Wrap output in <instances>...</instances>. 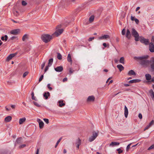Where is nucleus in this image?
Segmentation results:
<instances>
[{"label":"nucleus","instance_id":"f257e3e1","mask_svg":"<svg viewBox=\"0 0 154 154\" xmlns=\"http://www.w3.org/2000/svg\"><path fill=\"white\" fill-rule=\"evenodd\" d=\"M41 38L42 41L46 43L50 41L52 38V36L48 34L42 35Z\"/></svg>","mask_w":154,"mask_h":154},{"label":"nucleus","instance_id":"f03ea898","mask_svg":"<svg viewBox=\"0 0 154 154\" xmlns=\"http://www.w3.org/2000/svg\"><path fill=\"white\" fill-rule=\"evenodd\" d=\"M153 58H152V59H153ZM152 60V59L150 61L149 60H144V59H143L140 61L139 62V63L143 67H146L149 65L150 63V65L151 64V61Z\"/></svg>","mask_w":154,"mask_h":154},{"label":"nucleus","instance_id":"7ed1b4c3","mask_svg":"<svg viewBox=\"0 0 154 154\" xmlns=\"http://www.w3.org/2000/svg\"><path fill=\"white\" fill-rule=\"evenodd\" d=\"M99 131H97V132L93 131L92 132V135L88 138V141L89 142H92L98 136Z\"/></svg>","mask_w":154,"mask_h":154},{"label":"nucleus","instance_id":"20e7f679","mask_svg":"<svg viewBox=\"0 0 154 154\" xmlns=\"http://www.w3.org/2000/svg\"><path fill=\"white\" fill-rule=\"evenodd\" d=\"M131 34L135 38V40L136 41H139V35L137 31L134 28L132 29Z\"/></svg>","mask_w":154,"mask_h":154},{"label":"nucleus","instance_id":"39448f33","mask_svg":"<svg viewBox=\"0 0 154 154\" xmlns=\"http://www.w3.org/2000/svg\"><path fill=\"white\" fill-rule=\"evenodd\" d=\"M140 41L141 43H143L146 45H147L149 44V39H146L144 37L140 38Z\"/></svg>","mask_w":154,"mask_h":154},{"label":"nucleus","instance_id":"423d86ee","mask_svg":"<svg viewBox=\"0 0 154 154\" xmlns=\"http://www.w3.org/2000/svg\"><path fill=\"white\" fill-rule=\"evenodd\" d=\"M148 55H146L142 57H134V59L135 60H140V61L142 60L147 59L148 57Z\"/></svg>","mask_w":154,"mask_h":154},{"label":"nucleus","instance_id":"0eeeda50","mask_svg":"<svg viewBox=\"0 0 154 154\" xmlns=\"http://www.w3.org/2000/svg\"><path fill=\"white\" fill-rule=\"evenodd\" d=\"M22 138L21 137L18 138L16 140L15 143V146H16L22 143Z\"/></svg>","mask_w":154,"mask_h":154},{"label":"nucleus","instance_id":"6e6552de","mask_svg":"<svg viewBox=\"0 0 154 154\" xmlns=\"http://www.w3.org/2000/svg\"><path fill=\"white\" fill-rule=\"evenodd\" d=\"M63 31V29H58L56 31L54 34L56 36H58L59 35L62 33Z\"/></svg>","mask_w":154,"mask_h":154},{"label":"nucleus","instance_id":"1a4fd4ad","mask_svg":"<svg viewBox=\"0 0 154 154\" xmlns=\"http://www.w3.org/2000/svg\"><path fill=\"white\" fill-rule=\"evenodd\" d=\"M149 49L151 52H154V45L151 42L149 44Z\"/></svg>","mask_w":154,"mask_h":154},{"label":"nucleus","instance_id":"9d476101","mask_svg":"<svg viewBox=\"0 0 154 154\" xmlns=\"http://www.w3.org/2000/svg\"><path fill=\"white\" fill-rule=\"evenodd\" d=\"M37 121L39 123V127L40 128H42L43 127L44 125V123L43 121L39 119H37Z\"/></svg>","mask_w":154,"mask_h":154},{"label":"nucleus","instance_id":"9b49d317","mask_svg":"<svg viewBox=\"0 0 154 154\" xmlns=\"http://www.w3.org/2000/svg\"><path fill=\"white\" fill-rule=\"evenodd\" d=\"M17 54V53L12 54H10L7 57L6 60L8 61L12 59V58L14 57Z\"/></svg>","mask_w":154,"mask_h":154},{"label":"nucleus","instance_id":"f8f14e48","mask_svg":"<svg viewBox=\"0 0 154 154\" xmlns=\"http://www.w3.org/2000/svg\"><path fill=\"white\" fill-rule=\"evenodd\" d=\"M20 30L18 29L12 30L10 31V33L13 35H17L20 32Z\"/></svg>","mask_w":154,"mask_h":154},{"label":"nucleus","instance_id":"ddd939ff","mask_svg":"<svg viewBox=\"0 0 154 154\" xmlns=\"http://www.w3.org/2000/svg\"><path fill=\"white\" fill-rule=\"evenodd\" d=\"M109 38V36L107 35H102L101 36L99 37L98 38V39L99 40H105L107 38Z\"/></svg>","mask_w":154,"mask_h":154},{"label":"nucleus","instance_id":"4468645a","mask_svg":"<svg viewBox=\"0 0 154 154\" xmlns=\"http://www.w3.org/2000/svg\"><path fill=\"white\" fill-rule=\"evenodd\" d=\"M95 97L93 96H89L87 100V102H93L94 100Z\"/></svg>","mask_w":154,"mask_h":154},{"label":"nucleus","instance_id":"2eb2a0df","mask_svg":"<svg viewBox=\"0 0 154 154\" xmlns=\"http://www.w3.org/2000/svg\"><path fill=\"white\" fill-rule=\"evenodd\" d=\"M55 70L57 72H61L63 70V66H57V67L54 68Z\"/></svg>","mask_w":154,"mask_h":154},{"label":"nucleus","instance_id":"dca6fc26","mask_svg":"<svg viewBox=\"0 0 154 154\" xmlns=\"http://www.w3.org/2000/svg\"><path fill=\"white\" fill-rule=\"evenodd\" d=\"M128 110L126 106L125 105V108H124V115L125 117L126 118H127L128 117Z\"/></svg>","mask_w":154,"mask_h":154},{"label":"nucleus","instance_id":"f3484780","mask_svg":"<svg viewBox=\"0 0 154 154\" xmlns=\"http://www.w3.org/2000/svg\"><path fill=\"white\" fill-rule=\"evenodd\" d=\"M126 37L128 39H130L131 38V34L130 30L128 29H127L126 31Z\"/></svg>","mask_w":154,"mask_h":154},{"label":"nucleus","instance_id":"a211bd4d","mask_svg":"<svg viewBox=\"0 0 154 154\" xmlns=\"http://www.w3.org/2000/svg\"><path fill=\"white\" fill-rule=\"evenodd\" d=\"M141 81V80L138 79H133L132 80H130L129 81V83H135L139 82Z\"/></svg>","mask_w":154,"mask_h":154},{"label":"nucleus","instance_id":"6ab92c4d","mask_svg":"<svg viewBox=\"0 0 154 154\" xmlns=\"http://www.w3.org/2000/svg\"><path fill=\"white\" fill-rule=\"evenodd\" d=\"M119 142H112L110 144H109V146H116L119 145Z\"/></svg>","mask_w":154,"mask_h":154},{"label":"nucleus","instance_id":"aec40b11","mask_svg":"<svg viewBox=\"0 0 154 154\" xmlns=\"http://www.w3.org/2000/svg\"><path fill=\"white\" fill-rule=\"evenodd\" d=\"M50 94L49 92H45L43 94V96L45 98V99L47 100L48 98V97L49 96Z\"/></svg>","mask_w":154,"mask_h":154},{"label":"nucleus","instance_id":"412c9836","mask_svg":"<svg viewBox=\"0 0 154 154\" xmlns=\"http://www.w3.org/2000/svg\"><path fill=\"white\" fill-rule=\"evenodd\" d=\"M146 79L147 81H149L151 79V76L150 74L147 73L145 75Z\"/></svg>","mask_w":154,"mask_h":154},{"label":"nucleus","instance_id":"4be33fe9","mask_svg":"<svg viewBox=\"0 0 154 154\" xmlns=\"http://www.w3.org/2000/svg\"><path fill=\"white\" fill-rule=\"evenodd\" d=\"M117 67L119 69L120 72H121L124 69V67L121 64L118 65Z\"/></svg>","mask_w":154,"mask_h":154},{"label":"nucleus","instance_id":"5701e85b","mask_svg":"<svg viewBox=\"0 0 154 154\" xmlns=\"http://www.w3.org/2000/svg\"><path fill=\"white\" fill-rule=\"evenodd\" d=\"M128 75L130 76L135 75L136 73L133 70H131L128 72Z\"/></svg>","mask_w":154,"mask_h":154},{"label":"nucleus","instance_id":"b1692460","mask_svg":"<svg viewBox=\"0 0 154 154\" xmlns=\"http://www.w3.org/2000/svg\"><path fill=\"white\" fill-rule=\"evenodd\" d=\"M67 60L68 62H69L71 64L72 63V59L71 56L70 54H68L67 56Z\"/></svg>","mask_w":154,"mask_h":154},{"label":"nucleus","instance_id":"393cba45","mask_svg":"<svg viewBox=\"0 0 154 154\" xmlns=\"http://www.w3.org/2000/svg\"><path fill=\"white\" fill-rule=\"evenodd\" d=\"M11 119L12 117L11 116H8L5 118V121L6 122H8L11 120Z\"/></svg>","mask_w":154,"mask_h":154},{"label":"nucleus","instance_id":"a878e982","mask_svg":"<svg viewBox=\"0 0 154 154\" xmlns=\"http://www.w3.org/2000/svg\"><path fill=\"white\" fill-rule=\"evenodd\" d=\"M26 120V119L25 117L20 119L19 120V123L20 125H21L22 124L23 122L25 121Z\"/></svg>","mask_w":154,"mask_h":154},{"label":"nucleus","instance_id":"bb28decb","mask_svg":"<svg viewBox=\"0 0 154 154\" xmlns=\"http://www.w3.org/2000/svg\"><path fill=\"white\" fill-rule=\"evenodd\" d=\"M151 68L152 71H154V58L152 59L151 61Z\"/></svg>","mask_w":154,"mask_h":154},{"label":"nucleus","instance_id":"cd10ccee","mask_svg":"<svg viewBox=\"0 0 154 154\" xmlns=\"http://www.w3.org/2000/svg\"><path fill=\"white\" fill-rule=\"evenodd\" d=\"M53 62V59L52 58L49 59L48 60V66H51Z\"/></svg>","mask_w":154,"mask_h":154},{"label":"nucleus","instance_id":"c85d7f7f","mask_svg":"<svg viewBox=\"0 0 154 154\" xmlns=\"http://www.w3.org/2000/svg\"><path fill=\"white\" fill-rule=\"evenodd\" d=\"M8 38V36L6 35H5L4 36H2L1 39L2 41L5 40V41H6L7 40Z\"/></svg>","mask_w":154,"mask_h":154},{"label":"nucleus","instance_id":"c756f323","mask_svg":"<svg viewBox=\"0 0 154 154\" xmlns=\"http://www.w3.org/2000/svg\"><path fill=\"white\" fill-rule=\"evenodd\" d=\"M59 103V106L60 107H61L64 105H65V104L63 103V101L62 100H60L58 102Z\"/></svg>","mask_w":154,"mask_h":154},{"label":"nucleus","instance_id":"7c9ffc66","mask_svg":"<svg viewBox=\"0 0 154 154\" xmlns=\"http://www.w3.org/2000/svg\"><path fill=\"white\" fill-rule=\"evenodd\" d=\"M32 99L33 100H34L35 101H37V100L36 97L34 96V92L32 91L31 93Z\"/></svg>","mask_w":154,"mask_h":154},{"label":"nucleus","instance_id":"2f4dec72","mask_svg":"<svg viewBox=\"0 0 154 154\" xmlns=\"http://www.w3.org/2000/svg\"><path fill=\"white\" fill-rule=\"evenodd\" d=\"M119 62L123 64L125 63V59L123 57H121L119 60Z\"/></svg>","mask_w":154,"mask_h":154},{"label":"nucleus","instance_id":"473e14b6","mask_svg":"<svg viewBox=\"0 0 154 154\" xmlns=\"http://www.w3.org/2000/svg\"><path fill=\"white\" fill-rule=\"evenodd\" d=\"M28 36L27 34H25L23 35L22 37V39L23 41H24L25 40L28 38Z\"/></svg>","mask_w":154,"mask_h":154},{"label":"nucleus","instance_id":"72a5a7b5","mask_svg":"<svg viewBox=\"0 0 154 154\" xmlns=\"http://www.w3.org/2000/svg\"><path fill=\"white\" fill-rule=\"evenodd\" d=\"M8 151L7 150H2L0 152V154H8Z\"/></svg>","mask_w":154,"mask_h":154},{"label":"nucleus","instance_id":"f704fd0d","mask_svg":"<svg viewBox=\"0 0 154 154\" xmlns=\"http://www.w3.org/2000/svg\"><path fill=\"white\" fill-rule=\"evenodd\" d=\"M149 93L151 94V96L152 98L154 99V92L152 89H151L149 91Z\"/></svg>","mask_w":154,"mask_h":154},{"label":"nucleus","instance_id":"c9c22d12","mask_svg":"<svg viewBox=\"0 0 154 154\" xmlns=\"http://www.w3.org/2000/svg\"><path fill=\"white\" fill-rule=\"evenodd\" d=\"M57 58L59 60H61L62 58V56L60 53H57Z\"/></svg>","mask_w":154,"mask_h":154},{"label":"nucleus","instance_id":"e433bc0d","mask_svg":"<svg viewBox=\"0 0 154 154\" xmlns=\"http://www.w3.org/2000/svg\"><path fill=\"white\" fill-rule=\"evenodd\" d=\"M81 140L79 138H78L77 140L76 141V145L79 144V145H80L81 144Z\"/></svg>","mask_w":154,"mask_h":154},{"label":"nucleus","instance_id":"4c0bfd02","mask_svg":"<svg viewBox=\"0 0 154 154\" xmlns=\"http://www.w3.org/2000/svg\"><path fill=\"white\" fill-rule=\"evenodd\" d=\"M94 16H91L89 18V20L90 22H91L94 20Z\"/></svg>","mask_w":154,"mask_h":154},{"label":"nucleus","instance_id":"58836bf2","mask_svg":"<svg viewBox=\"0 0 154 154\" xmlns=\"http://www.w3.org/2000/svg\"><path fill=\"white\" fill-rule=\"evenodd\" d=\"M103 46H104V48H103V49H104V48H106V47H107V48H109V44H108L107 45V44L105 43H104L103 44Z\"/></svg>","mask_w":154,"mask_h":154},{"label":"nucleus","instance_id":"ea45409f","mask_svg":"<svg viewBox=\"0 0 154 154\" xmlns=\"http://www.w3.org/2000/svg\"><path fill=\"white\" fill-rule=\"evenodd\" d=\"M61 139H62V138L61 137L58 140V141H57V142L56 144V145L55 146V148H56L57 147L58 144L59 143H60V141H61Z\"/></svg>","mask_w":154,"mask_h":154},{"label":"nucleus","instance_id":"a19ab883","mask_svg":"<svg viewBox=\"0 0 154 154\" xmlns=\"http://www.w3.org/2000/svg\"><path fill=\"white\" fill-rule=\"evenodd\" d=\"M29 73V72L28 71L25 72L23 74V77L25 78L28 74Z\"/></svg>","mask_w":154,"mask_h":154},{"label":"nucleus","instance_id":"79ce46f5","mask_svg":"<svg viewBox=\"0 0 154 154\" xmlns=\"http://www.w3.org/2000/svg\"><path fill=\"white\" fill-rule=\"evenodd\" d=\"M33 104L36 106L37 107H40L41 106L37 102L33 101Z\"/></svg>","mask_w":154,"mask_h":154},{"label":"nucleus","instance_id":"37998d69","mask_svg":"<svg viewBox=\"0 0 154 154\" xmlns=\"http://www.w3.org/2000/svg\"><path fill=\"white\" fill-rule=\"evenodd\" d=\"M26 146V145L25 144L20 145L19 146V148L20 149H21L25 147Z\"/></svg>","mask_w":154,"mask_h":154},{"label":"nucleus","instance_id":"c03bdc74","mask_svg":"<svg viewBox=\"0 0 154 154\" xmlns=\"http://www.w3.org/2000/svg\"><path fill=\"white\" fill-rule=\"evenodd\" d=\"M46 63V61H44L43 63L42 64V66H41V69H43L44 67V66L45 65V64Z\"/></svg>","mask_w":154,"mask_h":154},{"label":"nucleus","instance_id":"a18cd8bd","mask_svg":"<svg viewBox=\"0 0 154 154\" xmlns=\"http://www.w3.org/2000/svg\"><path fill=\"white\" fill-rule=\"evenodd\" d=\"M69 72L70 75L74 71V70H73L71 68H69Z\"/></svg>","mask_w":154,"mask_h":154},{"label":"nucleus","instance_id":"49530a36","mask_svg":"<svg viewBox=\"0 0 154 154\" xmlns=\"http://www.w3.org/2000/svg\"><path fill=\"white\" fill-rule=\"evenodd\" d=\"M154 149V143L150 146L148 149V150H149L152 149Z\"/></svg>","mask_w":154,"mask_h":154},{"label":"nucleus","instance_id":"de8ad7c7","mask_svg":"<svg viewBox=\"0 0 154 154\" xmlns=\"http://www.w3.org/2000/svg\"><path fill=\"white\" fill-rule=\"evenodd\" d=\"M117 150L119 154H120L122 153L123 152V151L120 148L118 149H117Z\"/></svg>","mask_w":154,"mask_h":154},{"label":"nucleus","instance_id":"09e8293b","mask_svg":"<svg viewBox=\"0 0 154 154\" xmlns=\"http://www.w3.org/2000/svg\"><path fill=\"white\" fill-rule=\"evenodd\" d=\"M43 77H44L43 75H42L40 76V78H39V82H40L42 80L43 78Z\"/></svg>","mask_w":154,"mask_h":154},{"label":"nucleus","instance_id":"8fccbe9b","mask_svg":"<svg viewBox=\"0 0 154 154\" xmlns=\"http://www.w3.org/2000/svg\"><path fill=\"white\" fill-rule=\"evenodd\" d=\"M22 5L23 6H26L27 5V3L24 1H23L22 2Z\"/></svg>","mask_w":154,"mask_h":154},{"label":"nucleus","instance_id":"3c124183","mask_svg":"<svg viewBox=\"0 0 154 154\" xmlns=\"http://www.w3.org/2000/svg\"><path fill=\"white\" fill-rule=\"evenodd\" d=\"M43 120L47 124L49 123V120L47 119H44Z\"/></svg>","mask_w":154,"mask_h":154},{"label":"nucleus","instance_id":"603ef678","mask_svg":"<svg viewBox=\"0 0 154 154\" xmlns=\"http://www.w3.org/2000/svg\"><path fill=\"white\" fill-rule=\"evenodd\" d=\"M126 30L125 29H123L122 32V35H124L125 34Z\"/></svg>","mask_w":154,"mask_h":154},{"label":"nucleus","instance_id":"864d4df0","mask_svg":"<svg viewBox=\"0 0 154 154\" xmlns=\"http://www.w3.org/2000/svg\"><path fill=\"white\" fill-rule=\"evenodd\" d=\"M134 21L137 24H138L139 23V20L137 18L134 19Z\"/></svg>","mask_w":154,"mask_h":154},{"label":"nucleus","instance_id":"5fc2aeb1","mask_svg":"<svg viewBox=\"0 0 154 154\" xmlns=\"http://www.w3.org/2000/svg\"><path fill=\"white\" fill-rule=\"evenodd\" d=\"M50 85H51L50 84H48L47 85V87L48 88H49V89L51 91L52 90V87L50 86Z\"/></svg>","mask_w":154,"mask_h":154},{"label":"nucleus","instance_id":"6e6d98bb","mask_svg":"<svg viewBox=\"0 0 154 154\" xmlns=\"http://www.w3.org/2000/svg\"><path fill=\"white\" fill-rule=\"evenodd\" d=\"M94 37H92L89 38L88 39V41L89 42H90L92 41V40L94 39Z\"/></svg>","mask_w":154,"mask_h":154},{"label":"nucleus","instance_id":"4d7b16f0","mask_svg":"<svg viewBox=\"0 0 154 154\" xmlns=\"http://www.w3.org/2000/svg\"><path fill=\"white\" fill-rule=\"evenodd\" d=\"M131 143L129 144L126 147V150L128 151L130 148V146L131 145Z\"/></svg>","mask_w":154,"mask_h":154},{"label":"nucleus","instance_id":"13d9d810","mask_svg":"<svg viewBox=\"0 0 154 154\" xmlns=\"http://www.w3.org/2000/svg\"><path fill=\"white\" fill-rule=\"evenodd\" d=\"M154 123V120H152L149 123V125L151 126Z\"/></svg>","mask_w":154,"mask_h":154},{"label":"nucleus","instance_id":"bf43d9fd","mask_svg":"<svg viewBox=\"0 0 154 154\" xmlns=\"http://www.w3.org/2000/svg\"><path fill=\"white\" fill-rule=\"evenodd\" d=\"M50 66H48H48H46L45 69V72H46L48 70V67H50Z\"/></svg>","mask_w":154,"mask_h":154},{"label":"nucleus","instance_id":"052dcab7","mask_svg":"<svg viewBox=\"0 0 154 154\" xmlns=\"http://www.w3.org/2000/svg\"><path fill=\"white\" fill-rule=\"evenodd\" d=\"M138 117L140 119H142V115L141 113H139L138 115Z\"/></svg>","mask_w":154,"mask_h":154},{"label":"nucleus","instance_id":"680f3d73","mask_svg":"<svg viewBox=\"0 0 154 154\" xmlns=\"http://www.w3.org/2000/svg\"><path fill=\"white\" fill-rule=\"evenodd\" d=\"M150 126V125H147L146 127L144 129V130H145L147 129H148V128H149V127Z\"/></svg>","mask_w":154,"mask_h":154},{"label":"nucleus","instance_id":"e2e57ef3","mask_svg":"<svg viewBox=\"0 0 154 154\" xmlns=\"http://www.w3.org/2000/svg\"><path fill=\"white\" fill-rule=\"evenodd\" d=\"M151 41H152V42H153V43L154 44V36H152V39H151Z\"/></svg>","mask_w":154,"mask_h":154},{"label":"nucleus","instance_id":"0e129e2a","mask_svg":"<svg viewBox=\"0 0 154 154\" xmlns=\"http://www.w3.org/2000/svg\"><path fill=\"white\" fill-rule=\"evenodd\" d=\"M16 38V37H15V36H12V37H11L10 38V39L11 40H13L15 38Z\"/></svg>","mask_w":154,"mask_h":154},{"label":"nucleus","instance_id":"69168bd1","mask_svg":"<svg viewBox=\"0 0 154 154\" xmlns=\"http://www.w3.org/2000/svg\"><path fill=\"white\" fill-rule=\"evenodd\" d=\"M136 19L134 17H133L132 16H131V20L132 21H134V19Z\"/></svg>","mask_w":154,"mask_h":154},{"label":"nucleus","instance_id":"338daca9","mask_svg":"<svg viewBox=\"0 0 154 154\" xmlns=\"http://www.w3.org/2000/svg\"><path fill=\"white\" fill-rule=\"evenodd\" d=\"M11 107L13 109H14L15 107V105H11Z\"/></svg>","mask_w":154,"mask_h":154},{"label":"nucleus","instance_id":"774afa93","mask_svg":"<svg viewBox=\"0 0 154 154\" xmlns=\"http://www.w3.org/2000/svg\"><path fill=\"white\" fill-rule=\"evenodd\" d=\"M150 82H154V77H152Z\"/></svg>","mask_w":154,"mask_h":154}]
</instances>
